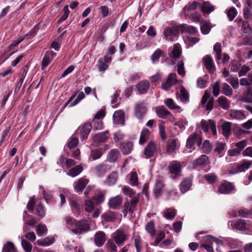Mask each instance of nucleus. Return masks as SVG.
Returning <instances> with one entry per match:
<instances>
[{
  "label": "nucleus",
  "instance_id": "1",
  "mask_svg": "<svg viewBox=\"0 0 252 252\" xmlns=\"http://www.w3.org/2000/svg\"><path fill=\"white\" fill-rule=\"evenodd\" d=\"M65 220L66 227L70 229L75 234H80L89 230V225L86 220L76 221L70 217H65Z\"/></svg>",
  "mask_w": 252,
  "mask_h": 252
},
{
  "label": "nucleus",
  "instance_id": "2",
  "mask_svg": "<svg viewBox=\"0 0 252 252\" xmlns=\"http://www.w3.org/2000/svg\"><path fill=\"white\" fill-rule=\"evenodd\" d=\"M139 201V195L133 196L129 200H126L124 204L123 213L125 216L128 213L132 214L135 211L137 205Z\"/></svg>",
  "mask_w": 252,
  "mask_h": 252
},
{
  "label": "nucleus",
  "instance_id": "3",
  "mask_svg": "<svg viewBox=\"0 0 252 252\" xmlns=\"http://www.w3.org/2000/svg\"><path fill=\"white\" fill-rule=\"evenodd\" d=\"M111 238L117 245L120 247L127 240L128 234L123 228H119L112 234Z\"/></svg>",
  "mask_w": 252,
  "mask_h": 252
},
{
  "label": "nucleus",
  "instance_id": "4",
  "mask_svg": "<svg viewBox=\"0 0 252 252\" xmlns=\"http://www.w3.org/2000/svg\"><path fill=\"white\" fill-rule=\"evenodd\" d=\"M182 168L180 162L176 160L171 162L168 167L170 177L173 179L178 178L181 175Z\"/></svg>",
  "mask_w": 252,
  "mask_h": 252
},
{
  "label": "nucleus",
  "instance_id": "5",
  "mask_svg": "<svg viewBox=\"0 0 252 252\" xmlns=\"http://www.w3.org/2000/svg\"><path fill=\"white\" fill-rule=\"evenodd\" d=\"M180 32L179 25H174L171 27L166 28L163 34L166 40L172 41L175 37L178 36Z\"/></svg>",
  "mask_w": 252,
  "mask_h": 252
},
{
  "label": "nucleus",
  "instance_id": "6",
  "mask_svg": "<svg viewBox=\"0 0 252 252\" xmlns=\"http://www.w3.org/2000/svg\"><path fill=\"white\" fill-rule=\"evenodd\" d=\"M228 225L233 230H237L241 231H245L249 228V224L246 221L242 219H237L229 221Z\"/></svg>",
  "mask_w": 252,
  "mask_h": 252
},
{
  "label": "nucleus",
  "instance_id": "7",
  "mask_svg": "<svg viewBox=\"0 0 252 252\" xmlns=\"http://www.w3.org/2000/svg\"><path fill=\"white\" fill-rule=\"evenodd\" d=\"M201 127L202 130L205 132H208L209 130H211L213 135L217 134L216 124L212 120H202L201 121Z\"/></svg>",
  "mask_w": 252,
  "mask_h": 252
},
{
  "label": "nucleus",
  "instance_id": "8",
  "mask_svg": "<svg viewBox=\"0 0 252 252\" xmlns=\"http://www.w3.org/2000/svg\"><path fill=\"white\" fill-rule=\"evenodd\" d=\"M147 107L144 101H141L135 105V114L138 119H142L147 112Z\"/></svg>",
  "mask_w": 252,
  "mask_h": 252
},
{
  "label": "nucleus",
  "instance_id": "9",
  "mask_svg": "<svg viewBox=\"0 0 252 252\" xmlns=\"http://www.w3.org/2000/svg\"><path fill=\"white\" fill-rule=\"evenodd\" d=\"M252 164V160H246L242 162L240 165H233L230 171L231 173L241 172L248 169Z\"/></svg>",
  "mask_w": 252,
  "mask_h": 252
},
{
  "label": "nucleus",
  "instance_id": "10",
  "mask_svg": "<svg viewBox=\"0 0 252 252\" xmlns=\"http://www.w3.org/2000/svg\"><path fill=\"white\" fill-rule=\"evenodd\" d=\"M179 147L178 140L174 139H168L166 147V151L169 155H174Z\"/></svg>",
  "mask_w": 252,
  "mask_h": 252
},
{
  "label": "nucleus",
  "instance_id": "11",
  "mask_svg": "<svg viewBox=\"0 0 252 252\" xmlns=\"http://www.w3.org/2000/svg\"><path fill=\"white\" fill-rule=\"evenodd\" d=\"M92 129V125L89 122H86L81 127H79L78 130L80 131V137L82 140H86Z\"/></svg>",
  "mask_w": 252,
  "mask_h": 252
},
{
  "label": "nucleus",
  "instance_id": "12",
  "mask_svg": "<svg viewBox=\"0 0 252 252\" xmlns=\"http://www.w3.org/2000/svg\"><path fill=\"white\" fill-rule=\"evenodd\" d=\"M111 169V165L102 163L95 166L94 172L97 176H103L106 172L110 171Z\"/></svg>",
  "mask_w": 252,
  "mask_h": 252
},
{
  "label": "nucleus",
  "instance_id": "13",
  "mask_svg": "<svg viewBox=\"0 0 252 252\" xmlns=\"http://www.w3.org/2000/svg\"><path fill=\"white\" fill-rule=\"evenodd\" d=\"M234 185L230 182L224 181L219 187V192L222 194H228L234 189Z\"/></svg>",
  "mask_w": 252,
  "mask_h": 252
},
{
  "label": "nucleus",
  "instance_id": "14",
  "mask_svg": "<svg viewBox=\"0 0 252 252\" xmlns=\"http://www.w3.org/2000/svg\"><path fill=\"white\" fill-rule=\"evenodd\" d=\"M195 143L198 146H199L201 143V139L196 133H194L189 136L187 141L186 147L187 148L191 149Z\"/></svg>",
  "mask_w": 252,
  "mask_h": 252
},
{
  "label": "nucleus",
  "instance_id": "15",
  "mask_svg": "<svg viewBox=\"0 0 252 252\" xmlns=\"http://www.w3.org/2000/svg\"><path fill=\"white\" fill-rule=\"evenodd\" d=\"M109 137V131L106 130L104 132L98 133L93 137V141L94 143H100L106 142Z\"/></svg>",
  "mask_w": 252,
  "mask_h": 252
},
{
  "label": "nucleus",
  "instance_id": "16",
  "mask_svg": "<svg viewBox=\"0 0 252 252\" xmlns=\"http://www.w3.org/2000/svg\"><path fill=\"white\" fill-rule=\"evenodd\" d=\"M156 144L153 141H150L145 148L144 155L147 158L152 157L156 151Z\"/></svg>",
  "mask_w": 252,
  "mask_h": 252
},
{
  "label": "nucleus",
  "instance_id": "17",
  "mask_svg": "<svg viewBox=\"0 0 252 252\" xmlns=\"http://www.w3.org/2000/svg\"><path fill=\"white\" fill-rule=\"evenodd\" d=\"M205 68L209 73L213 72L215 70L212 58L209 55H206L202 59Z\"/></svg>",
  "mask_w": 252,
  "mask_h": 252
},
{
  "label": "nucleus",
  "instance_id": "18",
  "mask_svg": "<svg viewBox=\"0 0 252 252\" xmlns=\"http://www.w3.org/2000/svg\"><path fill=\"white\" fill-rule=\"evenodd\" d=\"M106 241V235L104 232L98 231L95 233L94 237V241L95 245L100 247L103 245Z\"/></svg>",
  "mask_w": 252,
  "mask_h": 252
},
{
  "label": "nucleus",
  "instance_id": "19",
  "mask_svg": "<svg viewBox=\"0 0 252 252\" xmlns=\"http://www.w3.org/2000/svg\"><path fill=\"white\" fill-rule=\"evenodd\" d=\"M122 197L117 195L110 199L108 202L109 207L113 209H119L122 203Z\"/></svg>",
  "mask_w": 252,
  "mask_h": 252
},
{
  "label": "nucleus",
  "instance_id": "20",
  "mask_svg": "<svg viewBox=\"0 0 252 252\" xmlns=\"http://www.w3.org/2000/svg\"><path fill=\"white\" fill-rule=\"evenodd\" d=\"M120 148L124 155H128L133 150V142L131 141L123 142L121 144Z\"/></svg>",
  "mask_w": 252,
  "mask_h": 252
},
{
  "label": "nucleus",
  "instance_id": "21",
  "mask_svg": "<svg viewBox=\"0 0 252 252\" xmlns=\"http://www.w3.org/2000/svg\"><path fill=\"white\" fill-rule=\"evenodd\" d=\"M118 179L117 171H113L108 175L105 181V184L108 186H113L117 183Z\"/></svg>",
  "mask_w": 252,
  "mask_h": 252
},
{
  "label": "nucleus",
  "instance_id": "22",
  "mask_svg": "<svg viewBox=\"0 0 252 252\" xmlns=\"http://www.w3.org/2000/svg\"><path fill=\"white\" fill-rule=\"evenodd\" d=\"M179 27L181 32H185L189 34H195L198 32L197 29L193 26L181 24Z\"/></svg>",
  "mask_w": 252,
  "mask_h": 252
},
{
  "label": "nucleus",
  "instance_id": "23",
  "mask_svg": "<svg viewBox=\"0 0 252 252\" xmlns=\"http://www.w3.org/2000/svg\"><path fill=\"white\" fill-rule=\"evenodd\" d=\"M155 111L159 118L162 119L166 118L171 113L164 106H157L155 109Z\"/></svg>",
  "mask_w": 252,
  "mask_h": 252
},
{
  "label": "nucleus",
  "instance_id": "24",
  "mask_svg": "<svg viewBox=\"0 0 252 252\" xmlns=\"http://www.w3.org/2000/svg\"><path fill=\"white\" fill-rule=\"evenodd\" d=\"M102 217L107 222H113L117 219L118 213L115 212L108 211L103 214Z\"/></svg>",
  "mask_w": 252,
  "mask_h": 252
},
{
  "label": "nucleus",
  "instance_id": "25",
  "mask_svg": "<svg viewBox=\"0 0 252 252\" xmlns=\"http://www.w3.org/2000/svg\"><path fill=\"white\" fill-rule=\"evenodd\" d=\"M208 162V158L205 155H201L199 158L192 161V164L194 168L197 166H204Z\"/></svg>",
  "mask_w": 252,
  "mask_h": 252
},
{
  "label": "nucleus",
  "instance_id": "26",
  "mask_svg": "<svg viewBox=\"0 0 252 252\" xmlns=\"http://www.w3.org/2000/svg\"><path fill=\"white\" fill-rule=\"evenodd\" d=\"M55 242L54 236L46 237L43 239H40L37 241V244L38 246L42 247H47L51 245Z\"/></svg>",
  "mask_w": 252,
  "mask_h": 252
},
{
  "label": "nucleus",
  "instance_id": "27",
  "mask_svg": "<svg viewBox=\"0 0 252 252\" xmlns=\"http://www.w3.org/2000/svg\"><path fill=\"white\" fill-rule=\"evenodd\" d=\"M88 183L89 180L87 179L83 178L79 179L74 186L75 191L76 192L82 191Z\"/></svg>",
  "mask_w": 252,
  "mask_h": 252
},
{
  "label": "nucleus",
  "instance_id": "28",
  "mask_svg": "<svg viewBox=\"0 0 252 252\" xmlns=\"http://www.w3.org/2000/svg\"><path fill=\"white\" fill-rule=\"evenodd\" d=\"M120 155V154L118 149H112L109 152L107 159L110 162L114 163L117 161Z\"/></svg>",
  "mask_w": 252,
  "mask_h": 252
},
{
  "label": "nucleus",
  "instance_id": "29",
  "mask_svg": "<svg viewBox=\"0 0 252 252\" xmlns=\"http://www.w3.org/2000/svg\"><path fill=\"white\" fill-rule=\"evenodd\" d=\"M177 97H179L180 100L183 103L189 102V94L184 87L181 88L180 93L177 94Z\"/></svg>",
  "mask_w": 252,
  "mask_h": 252
},
{
  "label": "nucleus",
  "instance_id": "30",
  "mask_svg": "<svg viewBox=\"0 0 252 252\" xmlns=\"http://www.w3.org/2000/svg\"><path fill=\"white\" fill-rule=\"evenodd\" d=\"M115 122L117 124H124V113L123 111H116L113 114Z\"/></svg>",
  "mask_w": 252,
  "mask_h": 252
},
{
  "label": "nucleus",
  "instance_id": "31",
  "mask_svg": "<svg viewBox=\"0 0 252 252\" xmlns=\"http://www.w3.org/2000/svg\"><path fill=\"white\" fill-rule=\"evenodd\" d=\"M136 88L139 94H145L149 88V83L146 81H141L137 85Z\"/></svg>",
  "mask_w": 252,
  "mask_h": 252
},
{
  "label": "nucleus",
  "instance_id": "32",
  "mask_svg": "<svg viewBox=\"0 0 252 252\" xmlns=\"http://www.w3.org/2000/svg\"><path fill=\"white\" fill-rule=\"evenodd\" d=\"M230 117L233 119L241 120L244 119L246 117L243 112L241 110H231L230 113Z\"/></svg>",
  "mask_w": 252,
  "mask_h": 252
},
{
  "label": "nucleus",
  "instance_id": "33",
  "mask_svg": "<svg viewBox=\"0 0 252 252\" xmlns=\"http://www.w3.org/2000/svg\"><path fill=\"white\" fill-rule=\"evenodd\" d=\"M218 102L219 106L223 109L227 110L230 108V101L224 96L219 97Z\"/></svg>",
  "mask_w": 252,
  "mask_h": 252
},
{
  "label": "nucleus",
  "instance_id": "34",
  "mask_svg": "<svg viewBox=\"0 0 252 252\" xmlns=\"http://www.w3.org/2000/svg\"><path fill=\"white\" fill-rule=\"evenodd\" d=\"M201 11L205 13L209 14L214 10V6L209 1H204L201 6Z\"/></svg>",
  "mask_w": 252,
  "mask_h": 252
},
{
  "label": "nucleus",
  "instance_id": "35",
  "mask_svg": "<svg viewBox=\"0 0 252 252\" xmlns=\"http://www.w3.org/2000/svg\"><path fill=\"white\" fill-rule=\"evenodd\" d=\"M192 185L191 179L189 178L186 179L180 185V190L183 193L186 192L190 188Z\"/></svg>",
  "mask_w": 252,
  "mask_h": 252
},
{
  "label": "nucleus",
  "instance_id": "36",
  "mask_svg": "<svg viewBox=\"0 0 252 252\" xmlns=\"http://www.w3.org/2000/svg\"><path fill=\"white\" fill-rule=\"evenodd\" d=\"M150 132L147 128L143 129L141 132L139 143L140 145H144L149 139Z\"/></svg>",
  "mask_w": 252,
  "mask_h": 252
},
{
  "label": "nucleus",
  "instance_id": "37",
  "mask_svg": "<svg viewBox=\"0 0 252 252\" xmlns=\"http://www.w3.org/2000/svg\"><path fill=\"white\" fill-rule=\"evenodd\" d=\"M182 50L179 44H176L174 45L171 52L169 54L170 56L174 59L178 58L181 54Z\"/></svg>",
  "mask_w": 252,
  "mask_h": 252
},
{
  "label": "nucleus",
  "instance_id": "38",
  "mask_svg": "<svg viewBox=\"0 0 252 252\" xmlns=\"http://www.w3.org/2000/svg\"><path fill=\"white\" fill-rule=\"evenodd\" d=\"M83 169V168L81 165H78L71 168L67 173V175L72 177H75L81 173Z\"/></svg>",
  "mask_w": 252,
  "mask_h": 252
},
{
  "label": "nucleus",
  "instance_id": "39",
  "mask_svg": "<svg viewBox=\"0 0 252 252\" xmlns=\"http://www.w3.org/2000/svg\"><path fill=\"white\" fill-rule=\"evenodd\" d=\"M36 233L38 236H42L47 233V228L44 224L39 223L35 228Z\"/></svg>",
  "mask_w": 252,
  "mask_h": 252
},
{
  "label": "nucleus",
  "instance_id": "40",
  "mask_svg": "<svg viewBox=\"0 0 252 252\" xmlns=\"http://www.w3.org/2000/svg\"><path fill=\"white\" fill-rule=\"evenodd\" d=\"M200 30L203 34H207L209 33L211 27L210 24L207 21H203L200 24Z\"/></svg>",
  "mask_w": 252,
  "mask_h": 252
},
{
  "label": "nucleus",
  "instance_id": "41",
  "mask_svg": "<svg viewBox=\"0 0 252 252\" xmlns=\"http://www.w3.org/2000/svg\"><path fill=\"white\" fill-rule=\"evenodd\" d=\"M231 123L225 122L222 125V134L224 136L228 137L231 134Z\"/></svg>",
  "mask_w": 252,
  "mask_h": 252
},
{
  "label": "nucleus",
  "instance_id": "42",
  "mask_svg": "<svg viewBox=\"0 0 252 252\" xmlns=\"http://www.w3.org/2000/svg\"><path fill=\"white\" fill-rule=\"evenodd\" d=\"M2 252H17V251L14 244L8 241L3 247Z\"/></svg>",
  "mask_w": 252,
  "mask_h": 252
},
{
  "label": "nucleus",
  "instance_id": "43",
  "mask_svg": "<svg viewBox=\"0 0 252 252\" xmlns=\"http://www.w3.org/2000/svg\"><path fill=\"white\" fill-rule=\"evenodd\" d=\"M240 84L241 86H248L252 85V73L248 74V77L243 78L240 80Z\"/></svg>",
  "mask_w": 252,
  "mask_h": 252
},
{
  "label": "nucleus",
  "instance_id": "44",
  "mask_svg": "<svg viewBox=\"0 0 252 252\" xmlns=\"http://www.w3.org/2000/svg\"><path fill=\"white\" fill-rule=\"evenodd\" d=\"M165 104L170 109H180L181 107L176 105L173 99L168 98L164 100Z\"/></svg>",
  "mask_w": 252,
  "mask_h": 252
},
{
  "label": "nucleus",
  "instance_id": "45",
  "mask_svg": "<svg viewBox=\"0 0 252 252\" xmlns=\"http://www.w3.org/2000/svg\"><path fill=\"white\" fill-rule=\"evenodd\" d=\"M21 245L26 252H31L32 250V245L27 241L23 237L21 238Z\"/></svg>",
  "mask_w": 252,
  "mask_h": 252
},
{
  "label": "nucleus",
  "instance_id": "46",
  "mask_svg": "<svg viewBox=\"0 0 252 252\" xmlns=\"http://www.w3.org/2000/svg\"><path fill=\"white\" fill-rule=\"evenodd\" d=\"M34 214L35 215H37L40 218H42L45 216V209L41 202H39L38 203V205L36 206V208L35 209V212Z\"/></svg>",
  "mask_w": 252,
  "mask_h": 252
},
{
  "label": "nucleus",
  "instance_id": "47",
  "mask_svg": "<svg viewBox=\"0 0 252 252\" xmlns=\"http://www.w3.org/2000/svg\"><path fill=\"white\" fill-rule=\"evenodd\" d=\"M116 245L113 240L109 239L107 241L106 247L110 252H117V247Z\"/></svg>",
  "mask_w": 252,
  "mask_h": 252
},
{
  "label": "nucleus",
  "instance_id": "48",
  "mask_svg": "<svg viewBox=\"0 0 252 252\" xmlns=\"http://www.w3.org/2000/svg\"><path fill=\"white\" fill-rule=\"evenodd\" d=\"M233 90L226 83H224L222 84L221 93L222 94L226 96H231L232 94Z\"/></svg>",
  "mask_w": 252,
  "mask_h": 252
},
{
  "label": "nucleus",
  "instance_id": "49",
  "mask_svg": "<svg viewBox=\"0 0 252 252\" xmlns=\"http://www.w3.org/2000/svg\"><path fill=\"white\" fill-rule=\"evenodd\" d=\"M164 187L163 182L160 180H158L154 188V193L156 195H158Z\"/></svg>",
  "mask_w": 252,
  "mask_h": 252
},
{
  "label": "nucleus",
  "instance_id": "50",
  "mask_svg": "<svg viewBox=\"0 0 252 252\" xmlns=\"http://www.w3.org/2000/svg\"><path fill=\"white\" fill-rule=\"evenodd\" d=\"M163 52L159 49H157L151 56V59L153 63L158 61Z\"/></svg>",
  "mask_w": 252,
  "mask_h": 252
},
{
  "label": "nucleus",
  "instance_id": "51",
  "mask_svg": "<svg viewBox=\"0 0 252 252\" xmlns=\"http://www.w3.org/2000/svg\"><path fill=\"white\" fill-rule=\"evenodd\" d=\"M214 51L216 54V60H220L221 58V46L220 43H216L213 47Z\"/></svg>",
  "mask_w": 252,
  "mask_h": 252
},
{
  "label": "nucleus",
  "instance_id": "52",
  "mask_svg": "<svg viewBox=\"0 0 252 252\" xmlns=\"http://www.w3.org/2000/svg\"><path fill=\"white\" fill-rule=\"evenodd\" d=\"M95 205L92 200H86L85 202V208L86 211L92 212L94 209Z\"/></svg>",
  "mask_w": 252,
  "mask_h": 252
},
{
  "label": "nucleus",
  "instance_id": "53",
  "mask_svg": "<svg viewBox=\"0 0 252 252\" xmlns=\"http://www.w3.org/2000/svg\"><path fill=\"white\" fill-rule=\"evenodd\" d=\"M102 155V152L100 150L95 149L91 150L90 157L94 160L99 158Z\"/></svg>",
  "mask_w": 252,
  "mask_h": 252
},
{
  "label": "nucleus",
  "instance_id": "54",
  "mask_svg": "<svg viewBox=\"0 0 252 252\" xmlns=\"http://www.w3.org/2000/svg\"><path fill=\"white\" fill-rule=\"evenodd\" d=\"M164 217L167 219H173L175 215V210L172 208L168 209L164 212Z\"/></svg>",
  "mask_w": 252,
  "mask_h": 252
},
{
  "label": "nucleus",
  "instance_id": "55",
  "mask_svg": "<svg viewBox=\"0 0 252 252\" xmlns=\"http://www.w3.org/2000/svg\"><path fill=\"white\" fill-rule=\"evenodd\" d=\"M165 123L161 121L159 124V131L161 139L164 141L166 139V134L164 131Z\"/></svg>",
  "mask_w": 252,
  "mask_h": 252
},
{
  "label": "nucleus",
  "instance_id": "56",
  "mask_svg": "<svg viewBox=\"0 0 252 252\" xmlns=\"http://www.w3.org/2000/svg\"><path fill=\"white\" fill-rule=\"evenodd\" d=\"M63 14L61 17L59 21H58V23L60 24L64 20H65L68 17L69 14V10L67 5H65L64 6L63 8Z\"/></svg>",
  "mask_w": 252,
  "mask_h": 252
},
{
  "label": "nucleus",
  "instance_id": "57",
  "mask_svg": "<svg viewBox=\"0 0 252 252\" xmlns=\"http://www.w3.org/2000/svg\"><path fill=\"white\" fill-rule=\"evenodd\" d=\"M103 123L100 120L93 119L92 128L94 130H100L102 128Z\"/></svg>",
  "mask_w": 252,
  "mask_h": 252
},
{
  "label": "nucleus",
  "instance_id": "58",
  "mask_svg": "<svg viewBox=\"0 0 252 252\" xmlns=\"http://www.w3.org/2000/svg\"><path fill=\"white\" fill-rule=\"evenodd\" d=\"M205 241L208 242L210 244H212L213 242L218 245H221L223 244V242L221 240L218 239L215 237H213L211 236L208 235L205 237Z\"/></svg>",
  "mask_w": 252,
  "mask_h": 252
},
{
  "label": "nucleus",
  "instance_id": "59",
  "mask_svg": "<svg viewBox=\"0 0 252 252\" xmlns=\"http://www.w3.org/2000/svg\"><path fill=\"white\" fill-rule=\"evenodd\" d=\"M177 72L178 74L182 76H184L186 74V71L184 69V63L183 61H179L177 63Z\"/></svg>",
  "mask_w": 252,
  "mask_h": 252
},
{
  "label": "nucleus",
  "instance_id": "60",
  "mask_svg": "<svg viewBox=\"0 0 252 252\" xmlns=\"http://www.w3.org/2000/svg\"><path fill=\"white\" fill-rule=\"evenodd\" d=\"M129 184L132 186L138 185V178L135 172H132L131 173L129 178Z\"/></svg>",
  "mask_w": 252,
  "mask_h": 252
},
{
  "label": "nucleus",
  "instance_id": "61",
  "mask_svg": "<svg viewBox=\"0 0 252 252\" xmlns=\"http://www.w3.org/2000/svg\"><path fill=\"white\" fill-rule=\"evenodd\" d=\"M35 204V196H33L30 198V200L28 202L27 208L30 212H33V208Z\"/></svg>",
  "mask_w": 252,
  "mask_h": 252
},
{
  "label": "nucleus",
  "instance_id": "62",
  "mask_svg": "<svg viewBox=\"0 0 252 252\" xmlns=\"http://www.w3.org/2000/svg\"><path fill=\"white\" fill-rule=\"evenodd\" d=\"M97 66L99 71L104 72L108 67V65L102 60H99Z\"/></svg>",
  "mask_w": 252,
  "mask_h": 252
},
{
  "label": "nucleus",
  "instance_id": "63",
  "mask_svg": "<svg viewBox=\"0 0 252 252\" xmlns=\"http://www.w3.org/2000/svg\"><path fill=\"white\" fill-rule=\"evenodd\" d=\"M243 101L246 102H252V89L249 88L243 98Z\"/></svg>",
  "mask_w": 252,
  "mask_h": 252
},
{
  "label": "nucleus",
  "instance_id": "64",
  "mask_svg": "<svg viewBox=\"0 0 252 252\" xmlns=\"http://www.w3.org/2000/svg\"><path fill=\"white\" fill-rule=\"evenodd\" d=\"M238 216L247 218L251 215H252V210L249 211L246 209H240L238 211Z\"/></svg>",
  "mask_w": 252,
  "mask_h": 252
}]
</instances>
